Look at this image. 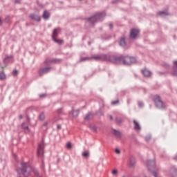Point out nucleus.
<instances>
[{"label":"nucleus","instance_id":"nucleus-1","mask_svg":"<svg viewBox=\"0 0 177 177\" xmlns=\"http://www.w3.org/2000/svg\"><path fill=\"white\" fill-rule=\"evenodd\" d=\"M111 63H114L115 64L122 63L124 66H131V64L136 63V58L129 56L117 57L113 55V57H112Z\"/></svg>","mask_w":177,"mask_h":177},{"label":"nucleus","instance_id":"nucleus-2","mask_svg":"<svg viewBox=\"0 0 177 177\" xmlns=\"http://www.w3.org/2000/svg\"><path fill=\"white\" fill-rule=\"evenodd\" d=\"M104 17H106V12H104L95 13L92 17L86 18L87 22L86 24H91V26H93L95 23L102 21Z\"/></svg>","mask_w":177,"mask_h":177},{"label":"nucleus","instance_id":"nucleus-3","mask_svg":"<svg viewBox=\"0 0 177 177\" xmlns=\"http://www.w3.org/2000/svg\"><path fill=\"white\" fill-rule=\"evenodd\" d=\"M114 55H106V54H100L97 55H93L91 57V60H95L96 62H100L103 60L104 62H111L113 60Z\"/></svg>","mask_w":177,"mask_h":177},{"label":"nucleus","instance_id":"nucleus-4","mask_svg":"<svg viewBox=\"0 0 177 177\" xmlns=\"http://www.w3.org/2000/svg\"><path fill=\"white\" fill-rule=\"evenodd\" d=\"M153 101L155 103L156 107L160 109V110H164V109H167V104H165L162 100L160 95H155L153 97Z\"/></svg>","mask_w":177,"mask_h":177},{"label":"nucleus","instance_id":"nucleus-5","mask_svg":"<svg viewBox=\"0 0 177 177\" xmlns=\"http://www.w3.org/2000/svg\"><path fill=\"white\" fill-rule=\"evenodd\" d=\"M44 149H45V140H42L37 147V156L41 158L44 157Z\"/></svg>","mask_w":177,"mask_h":177},{"label":"nucleus","instance_id":"nucleus-6","mask_svg":"<svg viewBox=\"0 0 177 177\" xmlns=\"http://www.w3.org/2000/svg\"><path fill=\"white\" fill-rule=\"evenodd\" d=\"M50 70H52V68L49 66L41 68L39 71V75L42 76L44 74H48V73H50Z\"/></svg>","mask_w":177,"mask_h":177},{"label":"nucleus","instance_id":"nucleus-7","mask_svg":"<svg viewBox=\"0 0 177 177\" xmlns=\"http://www.w3.org/2000/svg\"><path fill=\"white\" fill-rule=\"evenodd\" d=\"M138 34H139V29H131L130 31V38H131V39H135V38L138 37Z\"/></svg>","mask_w":177,"mask_h":177},{"label":"nucleus","instance_id":"nucleus-8","mask_svg":"<svg viewBox=\"0 0 177 177\" xmlns=\"http://www.w3.org/2000/svg\"><path fill=\"white\" fill-rule=\"evenodd\" d=\"M5 64H9L10 63H13V55H6L3 59Z\"/></svg>","mask_w":177,"mask_h":177},{"label":"nucleus","instance_id":"nucleus-9","mask_svg":"<svg viewBox=\"0 0 177 177\" xmlns=\"http://www.w3.org/2000/svg\"><path fill=\"white\" fill-rule=\"evenodd\" d=\"M142 74L145 77V78H150V77H151V71L147 69H143L142 71Z\"/></svg>","mask_w":177,"mask_h":177},{"label":"nucleus","instance_id":"nucleus-10","mask_svg":"<svg viewBox=\"0 0 177 177\" xmlns=\"http://www.w3.org/2000/svg\"><path fill=\"white\" fill-rule=\"evenodd\" d=\"M171 75L174 77H177V61L174 62L173 71L171 72Z\"/></svg>","mask_w":177,"mask_h":177},{"label":"nucleus","instance_id":"nucleus-11","mask_svg":"<svg viewBox=\"0 0 177 177\" xmlns=\"http://www.w3.org/2000/svg\"><path fill=\"white\" fill-rule=\"evenodd\" d=\"M21 128L24 131L25 133H30V128L28 127V124L26 122H23L21 124Z\"/></svg>","mask_w":177,"mask_h":177},{"label":"nucleus","instance_id":"nucleus-12","mask_svg":"<svg viewBox=\"0 0 177 177\" xmlns=\"http://www.w3.org/2000/svg\"><path fill=\"white\" fill-rule=\"evenodd\" d=\"M59 62H60V59H46L44 63H45V64L48 66V64H50V63H57Z\"/></svg>","mask_w":177,"mask_h":177},{"label":"nucleus","instance_id":"nucleus-13","mask_svg":"<svg viewBox=\"0 0 177 177\" xmlns=\"http://www.w3.org/2000/svg\"><path fill=\"white\" fill-rule=\"evenodd\" d=\"M30 17L32 20H34L35 21H41V17L35 14H31L30 15Z\"/></svg>","mask_w":177,"mask_h":177},{"label":"nucleus","instance_id":"nucleus-14","mask_svg":"<svg viewBox=\"0 0 177 177\" xmlns=\"http://www.w3.org/2000/svg\"><path fill=\"white\" fill-rule=\"evenodd\" d=\"M70 114H72V117L75 118L78 117V114H80V109H73L72 111L70 112Z\"/></svg>","mask_w":177,"mask_h":177},{"label":"nucleus","instance_id":"nucleus-15","mask_svg":"<svg viewBox=\"0 0 177 177\" xmlns=\"http://www.w3.org/2000/svg\"><path fill=\"white\" fill-rule=\"evenodd\" d=\"M169 174L170 176H171V177H175V176H176V174H177V169L175 168V167L171 168V169L169 170Z\"/></svg>","mask_w":177,"mask_h":177},{"label":"nucleus","instance_id":"nucleus-16","mask_svg":"<svg viewBox=\"0 0 177 177\" xmlns=\"http://www.w3.org/2000/svg\"><path fill=\"white\" fill-rule=\"evenodd\" d=\"M59 31H60V29H59V28H55L53 30L52 39H56V37H57V35H59Z\"/></svg>","mask_w":177,"mask_h":177},{"label":"nucleus","instance_id":"nucleus-17","mask_svg":"<svg viewBox=\"0 0 177 177\" xmlns=\"http://www.w3.org/2000/svg\"><path fill=\"white\" fill-rule=\"evenodd\" d=\"M113 135H115L116 138H121V132L118 130H115V129H112Z\"/></svg>","mask_w":177,"mask_h":177},{"label":"nucleus","instance_id":"nucleus-18","mask_svg":"<svg viewBox=\"0 0 177 177\" xmlns=\"http://www.w3.org/2000/svg\"><path fill=\"white\" fill-rule=\"evenodd\" d=\"M135 164H136V160H135V158L130 157L129 158V166L130 167H135Z\"/></svg>","mask_w":177,"mask_h":177},{"label":"nucleus","instance_id":"nucleus-19","mask_svg":"<svg viewBox=\"0 0 177 177\" xmlns=\"http://www.w3.org/2000/svg\"><path fill=\"white\" fill-rule=\"evenodd\" d=\"M133 122L134 124L135 131H140V124H139V123L136 120H133Z\"/></svg>","mask_w":177,"mask_h":177},{"label":"nucleus","instance_id":"nucleus-20","mask_svg":"<svg viewBox=\"0 0 177 177\" xmlns=\"http://www.w3.org/2000/svg\"><path fill=\"white\" fill-rule=\"evenodd\" d=\"M158 15L160 16V17H165V16H168L169 14L167 11H160L158 12Z\"/></svg>","mask_w":177,"mask_h":177},{"label":"nucleus","instance_id":"nucleus-21","mask_svg":"<svg viewBox=\"0 0 177 177\" xmlns=\"http://www.w3.org/2000/svg\"><path fill=\"white\" fill-rule=\"evenodd\" d=\"M119 45L120 46H125V45H127V42L125 41V37L120 38V40L119 41Z\"/></svg>","mask_w":177,"mask_h":177},{"label":"nucleus","instance_id":"nucleus-22","mask_svg":"<svg viewBox=\"0 0 177 177\" xmlns=\"http://www.w3.org/2000/svg\"><path fill=\"white\" fill-rule=\"evenodd\" d=\"M42 17L45 20H48V19H49V12H48V11H44Z\"/></svg>","mask_w":177,"mask_h":177},{"label":"nucleus","instance_id":"nucleus-23","mask_svg":"<svg viewBox=\"0 0 177 177\" xmlns=\"http://www.w3.org/2000/svg\"><path fill=\"white\" fill-rule=\"evenodd\" d=\"M6 80V75L4 72H0V81H4Z\"/></svg>","mask_w":177,"mask_h":177},{"label":"nucleus","instance_id":"nucleus-24","mask_svg":"<svg viewBox=\"0 0 177 177\" xmlns=\"http://www.w3.org/2000/svg\"><path fill=\"white\" fill-rule=\"evenodd\" d=\"M115 121L117 124H122V122H124V120H122L121 118H116Z\"/></svg>","mask_w":177,"mask_h":177},{"label":"nucleus","instance_id":"nucleus-25","mask_svg":"<svg viewBox=\"0 0 177 177\" xmlns=\"http://www.w3.org/2000/svg\"><path fill=\"white\" fill-rule=\"evenodd\" d=\"M39 120H40V121H44V120H45V113H44V112L39 115Z\"/></svg>","mask_w":177,"mask_h":177},{"label":"nucleus","instance_id":"nucleus-26","mask_svg":"<svg viewBox=\"0 0 177 177\" xmlns=\"http://www.w3.org/2000/svg\"><path fill=\"white\" fill-rule=\"evenodd\" d=\"M91 117H92V113L89 112V113H88L85 115L84 120H86L88 121V120H91Z\"/></svg>","mask_w":177,"mask_h":177},{"label":"nucleus","instance_id":"nucleus-27","mask_svg":"<svg viewBox=\"0 0 177 177\" xmlns=\"http://www.w3.org/2000/svg\"><path fill=\"white\" fill-rule=\"evenodd\" d=\"M53 41H54V42H55L56 44H58V45H62V44H63V40L62 39H53Z\"/></svg>","mask_w":177,"mask_h":177},{"label":"nucleus","instance_id":"nucleus-28","mask_svg":"<svg viewBox=\"0 0 177 177\" xmlns=\"http://www.w3.org/2000/svg\"><path fill=\"white\" fill-rule=\"evenodd\" d=\"M86 60H91V57H82L80 62H86Z\"/></svg>","mask_w":177,"mask_h":177},{"label":"nucleus","instance_id":"nucleus-29","mask_svg":"<svg viewBox=\"0 0 177 177\" xmlns=\"http://www.w3.org/2000/svg\"><path fill=\"white\" fill-rule=\"evenodd\" d=\"M90 129H91V131H94V132H96V131H97V127L93 124H91L89 126Z\"/></svg>","mask_w":177,"mask_h":177},{"label":"nucleus","instance_id":"nucleus-30","mask_svg":"<svg viewBox=\"0 0 177 177\" xmlns=\"http://www.w3.org/2000/svg\"><path fill=\"white\" fill-rule=\"evenodd\" d=\"M96 114L97 115H99V117H102V115H103V111H102V109H100L97 111Z\"/></svg>","mask_w":177,"mask_h":177},{"label":"nucleus","instance_id":"nucleus-31","mask_svg":"<svg viewBox=\"0 0 177 177\" xmlns=\"http://www.w3.org/2000/svg\"><path fill=\"white\" fill-rule=\"evenodd\" d=\"M145 106V104L142 102H138V107H140V109H143V107Z\"/></svg>","mask_w":177,"mask_h":177},{"label":"nucleus","instance_id":"nucleus-32","mask_svg":"<svg viewBox=\"0 0 177 177\" xmlns=\"http://www.w3.org/2000/svg\"><path fill=\"white\" fill-rule=\"evenodd\" d=\"M118 174V171H117L116 169H113L112 171V175H113V176H117Z\"/></svg>","mask_w":177,"mask_h":177},{"label":"nucleus","instance_id":"nucleus-33","mask_svg":"<svg viewBox=\"0 0 177 177\" xmlns=\"http://www.w3.org/2000/svg\"><path fill=\"white\" fill-rule=\"evenodd\" d=\"M120 102V101L118 100H114L111 102V104L115 106V104H118V103Z\"/></svg>","mask_w":177,"mask_h":177},{"label":"nucleus","instance_id":"nucleus-34","mask_svg":"<svg viewBox=\"0 0 177 177\" xmlns=\"http://www.w3.org/2000/svg\"><path fill=\"white\" fill-rule=\"evenodd\" d=\"M150 139H151V135H148L145 137L146 142H149V140H150Z\"/></svg>","mask_w":177,"mask_h":177},{"label":"nucleus","instance_id":"nucleus-35","mask_svg":"<svg viewBox=\"0 0 177 177\" xmlns=\"http://www.w3.org/2000/svg\"><path fill=\"white\" fill-rule=\"evenodd\" d=\"M58 114H63V108H59L57 111Z\"/></svg>","mask_w":177,"mask_h":177},{"label":"nucleus","instance_id":"nucleus-36","mask_svg":"<svg viewBox=\"0 0 177 177\" xmlns=\"http://www.w3.org/2000/svg\"><path fill=\"white\" fill-rule=\"evenodd\" d=\"M88 156H89V153L88 151H84L82 153L83 157H88Z\"/></svg>","mask_w":177,"mask_h":177},{"label":"nucleus","instance_id":"nucleus-37","mask_svg":"<svg viewBox=\"0 0 177 177\" xmlns=\"http://www.w3.org/2000/svg\"><path fill=\"white\" fill-rule=\"evenodd\" d=\"M111 38V36L110 35L102 37V39H105V40L110 39Z\"/></svg>","mask_w":177,"mask_h":177},{"label":"nucleus","instance_id":"nucleus-38","mask_svg":"<svg viewBox=\"0 0 177 177\" xmlns=\"http://www.w3.org/2000/svg\"><path fill=\"white\" fill-rule=\"evenodd\" d=\"M163 67L165 68H169V65L167 63L163 64Z\"/></svg>","mask_w":177,"mask_h":177},{"label":"nucleus","instance_id":"nucleus-39","mask_svg":"<svg viewBox=\"0 0 177 177\" xmlns=\"http://www.w3.org/2000/svg\"><path fill=\"white\" fill-rule=\"evenodd\" d=\"M66 148L71 149V142L66 143Z\"/></svg>","mask_w":177,"mask_h":177},{"label":"nucleus","instance_id":"nucleus-40","mask_svg":"<svg viewBox=\"0 0 177 177\" xmlns=\"http://www.w3.org/2000/svg\"><path fill=\"white\" fill-rule=\"evenodd\" d=\"M26 119H27V121H28V124H31L30 116L27 115Z\"/></svg>","mask_w":177,"mask_h":177},{"label":"nucleus","instance_id":"nucleus-41","mask_svg":"<svg viewBox=\"0 0 177 177\" xmlns=\"http://www.w3.org/2000/svg\"><path fill=\"white\" fill-rule=\"evenodd\" d=\"M48 124H49V122H44V123L43 124L42 127H48Z\"/></svg>","mask_w":177,"mask_h":177},{"label":"nucleus","instance_id":"nucleus-42","mask_svg":"<svg viewBox=\"0 0 177 177\" xmlns=\"http://www.w3.org/2000/svg\"><path fill=\"white\" fill-rule=\"evenodd\" d=\"M115 153H116V154H120V153H121V151H120V149H115Z\"/></svg>","mask_w":177,"mask_h":177},{"label":"nucleus","instance_id":"nucleus-43","mask_svg":"<svg viewBox=\"0 0 177 177\" xmlns=\"http://www.w3.org/2000/svg\"><path fill=\"white\" fill-rule=\"evenodd\" d=\"M118 2H120V0H113L112 3H118Z\"/></svg>","mask_w":177,"mask_h":177},{"label":"nucleus","instance_id":"nucleus-44","mask_svg":"<svg viewBox=\"0 0 177 177\" xmlns=\"http://www.w3.org/2000/svg\"><path fill=\"white\" fill-rule=\"evenodd\" d=\"M12 74H13V75H16L17 74V70H14L12 71Z\"/></svg>","mask_w":177,"mask_h":177},{"label":"nucleus","instance_id":"nucleus-45","mask_svg":"<svg viewBox=\"0 0 177 177\" xmlns=\"http://www.w3.org/2000/svg\"><path fill=\"white\" fill-rule=\"evenodd\" d=\"M109 26L110 30L113 29V24H109Z\"/></svg>","mask_w":177,"mask_h":177},{"label":"nucleus","instance_id":"nucleus-46","mask_svg":"<svg viewBox=\"0 0 177 177\" xmlns=\"http://www.w3.org/2000/svg\"><path fill=\"white\" fill-rule=\"evenodd\" d=\"M57 129H62V126L59 125V124H58V125L57 126Z\"/></svg>","mask_w":177,"mask_h":177},{"label":"nucleus","instance_id":"nucleus-47","mask_svg":"<svg viewBox=\"0 0 177 177\" xmlns=\"http://www.w3.org/2000/svg\"><path fill=\"white\" fill-rule=\"evenodd\" d=\"M44 167H45V164L44 163V160H42V166H41L42 169H44Z\"/></svg>","mask_w":177,"mask_h":177},{"label":"nucleus","instance_id":"nucleus-48","mask_svg":"<svg viewBox=\"0 0 177 177\" xmlns=\"http://www.w3.org/2000/svg\"><path fill=\"white\" fill-rule=\"evenodd\" d=\"M19 120H22V119H23V115H19Z\"/></svg>","mask_w":177,"mask_h":177},{"label":"nucleus","instance_id":"nucleus-49","mask_svg":"<svg viewBox=\"0 0 177 177\" xmlns=\"http://www.w3.org/2000/svg\"><path fill=\"white\" fill-rule=\"evenodd\" d=\"M44 96H45V94H40L39 95V97H44Z\"/></svg>","mask_w":177,"mask_h":177},{"label":"nucleus","instance_id":"nucleus-50","mask_svg":"<svg viewBox=\"0 0 177 177\" xmlns=\"http://www.w3.org/2000/svg\"><path fill=\"white\" fill-rule=\"evenodd\" d=\"M15 2L16 3H19L20 2V0H15Z\"/></svg>","mask_w":177,"mask_h":177},{"label":"nucleus","instance_id":"nucleus-51","mask_svg":"<svg viewBox=\"0 0 177 177\" xmlns=\"http://www.w3.org/2000/svg\"><path fill=\"white\" fill-rule=\"evenodd\" d=\"M110 120H113V115H109Z\"/></svg>","mask_w":177,"mask_h":177},{"label":"nucleus","instance_id":"nucleus-52","mask_svg":"<svg viewBox=\"0 0 177 177\" xmlns=\"http://www.w3.org/2000/svg\"><path fill=\"white\" fill-rule=\"evenodd\" d=\"M0 26H2V20L0 19Z\"/></svg>","mask_w":177,"mask_h":177},{"label":"nucleus","instance_id":"nucleus-53","mask_svg":"<svg viewBox=\"0 0 177 177\" xmlns=\"http://www.w3.org/2000/svg\"><path fill=\"white\" fill-rule=\"evenodd\" d=\"M54 121L56 122V121H57V120H56V118H55V119H54Z\"/></svg>","mask_w":177,"mask_h":177},{"label":"nucleus","instance_id":"nucleus-54","mask_svg":"<svg viewBox=\"0 0 177 177\" xmlns=\"http://www.w3.org/2000/svg\"><path fill=\"white\" fill-rule=\"evenodd\" d=\"M15 158L16 159V155L14 156Z\"/></svg>","mask_w":177,"mask_h":177},{"label":"nucleus","instance_id":"nucleus-55","mask_svg":"<svg viewBox=\"0 0 177 177\" xmlns=\"http://www.w3.org/2000/svg\"><path fill=\"white\" fill-rule=\"evenodd\" d=\"M122 177H127V176H122Z\"/></svg>","mask_w":177,"mask_h":177}]
</instances>
